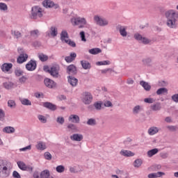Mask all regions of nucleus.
Returning <instances> with one entry per match:
<instances>
[{"label":"nucleus","mask_w":178,"mask_h":178,"mask_svg":"<svg viewBox=\"0 0 178 178\" xmlns=\"http://www.w3.org/2000/svg\"><path fill=\"white\" fill-rule=\"evenodd\" d=\"M76 57H77V54H76L74 53H71V54H70V56L64 57V60H65L66 63H70L74 60V58H76Z\"/></svg>","instance_id":"4be33fe9"},{"label":"nucleus","mask_w":178,"mask_h":178,"mask_svg":"<svg viewBox=\"0 0 178 178\" xmlns=\"http://www.w3.org/2000/svg\"><path fill=\"white\" fill-rule=\"evenodd\" d=\"M17 166L19 167V170H21V171L32 172V167L30 165H25V163H23V161H17Z\"/></svg>","instance_id":"9d476101"},{"label":"nucleus","mask_w":178,"mask_h":178,"mask_svg":"<svg viewBox=\"0 0 178 178\" xmlns=\"http://www.w3.org/2000/svg\"><path fill=\"white\" fill-rule=\"evenodd\" d=\"M13 35H15V38L17 39L21 38V32H19V31H13Z\"/></svg>","instance_id":"680f3d73"},{"label":"nucleus","mask_w":178,"mask_h":178,"mask_svg":"<svg viewBox=\"0 0 178 178\" xmlns=\"http://www.w3.org/2000/svg\"><path fill=\"white\" fill-rule=\"evenodd\" d=\"M149 108L152 109V111H159L161 109V106H160V102H156V104H152L149 106Z\"/></svg>","instance_id":"bb28decb"},{"label":"nucleus","mask_w":178,"mask_h":178,"mask_svg":"<svg viewBox=\"0 0 178 178\" xmlns=\"http://www.w3.org/2000/svg\"><path fill=\"white\" fill-rule=\"evenodd\" d=\"M13 178H21V175H19V172L16 171H13Z\"/></svg>","instance_id":"69168bd1"},{"label":"nucleus","mask_w":178,"mask_h":178,"mask_svg":"<svg viewBox=\"0 0 178 178\" xmlns=\"http://www.w3.org/2000/svg\"><path fill=\"white\" fill-rule=\"evenodd\" d=\"M96 124V122H95V119H89L88 120H86V125H89V126H95Z\"/></svg>","instance_id":"37998d69"},{"label":"nucleus","mask_w":178,"mask_h":178,"mask_svg":"<svg viewBox=\"0 0 178 178\" xmlns=\"http://www.w3.org/2000/svg\"><path fill=\"white\" fill-rule=\"evenodd\" d=\"M66 129H67L68 132L77 133V127L74 126L73 124H68V125L66 126Z\"/></svg>","instance_id":"b1692460"},{"label":"nucleus","mask_w":178,"mask_h":178,"mask_svg":"<svg viewBox=\"0 0 178 178\" xmlns=\"http://www.w3.org/2000/svg\"><path fill=\"white\" fill-rule=\"evenodd\" d=\"M140 86L143 87V89H145V91L151 90V86H149L148 83L145 82V81H140Z\"/></svg>","instance_id":"c85d7f7f"},{"label":"nucleus","mask_w":178,"mask_h":178,"mask_svg":"<svg viewBox=\"0 0 178 178\" xmlns=\"http://www.w3.org/2000/svg\"><path fill=\"white\" fill-rule=\"evenodd\" d=\"M12 69V63H3L1 65V72H8Z\"/></svg>","instance_id":"6ab92c4d"},{"label":"nucleus","mask_w":178,"mask_h":178,"mask_svg":"<svg viewBox=\"0 0 178 178\" xmlns=\"http://www.w3.org/2000/svg\"><path fill=\"white\" fill-rule=\"evenodd\" d=\"M156 154H158V149H152L151 150L147 151V157L151 158V156H154Z\"/></svg>","instance_id":"4c0bfd02"},{"label":"nucleus","mask_w":178,"mask_h":178,"mask_svg":"<svg viewBox=\"0 0 178 178\" xmlns=\"http://www.w3.org/2000/svg\"><path fill=\"white\" fill-rule=\"evenodd\" d=\"M160 168H161V166H160L159 164H155L152 165V167H150V169H152V172H156L159 170Z\"/></svg>","instance_id":"de8ad7c7"},{"label":"nucleus","mask_w":178,"mask_h":178,"mask_svg":"<svg viewBox=\"0 0 178 178\" xmlns=\"http://www.w3.org/2000/svg\"><path fill=\"white\" fill-rule=\"evenodd\" d=\"M156 133H158V128L151 127L147 130V134H149V136H154Z\"/></svg>","instance_id":"ea45409f"},{"label":"nucleus","mask_w":178,"mask_h":178,"mask_svg":"<svg viewBox=\"0 0 178 178\" xmlns=\"http://www.w3.org/2000/svg\"><path fill=\"white\" fill-rule=\"evenodd\" d=\"M120 155L124 157H131L134 156V152L129 151V150H120Z\"/></svg>","instance_id":"393cba45"},{"label":"nucleus","mask_w":178,"mask_h":178,"mask_svg":"<svg viewBox=\"0 0 178 178\" xmlns=\"http://www.w3.org/2000/svg\"><path fill=\"white\" fill-rule=\"evenodd\" d=\"M37 119H38L39 122H42V124H45V117L43 115L37 116Z\"/></svg>","instance_id":"bf43d9fd"},{"label":"nucleus","mask_w":178,"mask_h":178,"mask_svg":"<svg viewBox=\"0 0 178 178\" xmlns=\"http://www.w3.org/2000/svg\"><path fill=\"white\" fill-rule=\"evenodd\" d=\"M39 178H54V177L50 176V172H49L48 170H44V171H42V175L39 176Z\"/></svg>","instance_id":"2f4dec72"},{"label":"nucleus","mask_w":178,"mask_h":178,"mask_svg":"<svg viewBox=\"0 0 178 178\" xmlns=\"http://www.w3.org/2000/svg\"><path fill=\"white\" fill-rule=\"evenodd\" d=\"M0 121H5V113L3 112L2 109H0Z\"/></svg>","instance_id":"13d9d810"},{"label":"nucleus","mask_w":178,"mask_h":178,"mask_svg":"<svg viewBox=\"0 0 178 178\" xmlns=\"http://www.w3.org/2000/svg\"><path fill=\"white\" fill-rule=\"evenodd\" d=\"M167 95V88H161L159 90H156V95Z\"/></svg>","instance_id":"7c9ffc66"},{"label":"nucleus","mask_w":178,"mask_h":178,"mask_svg":"<svg viewBox=\"0 0 178 178\" xmlns=\"http://www.w3.org/2000/svg\"><path fill=\"white\" fill-rule=\"evenodd\" d=\"M63 170H65L63 165H57V167L55 168V171H56L57 173H63Z\"/></svg>","instance_id":"09e8293b"},{"label":"nucleus","mask_w":178,"mask_h":178,"mask_svg":"<svg viewBox=\"0 0 178 178\" xmlns=\"http://www.w3.org/2000/svg\"><path fill=\"white\" fill-rule=\"evenodd\" d=\"M44 159H46V161H50L52 159V155L50 154V152H44Z\"/></svg>","instance_id":"a18cd8bd"},{"label":"nucleus","mask_w":178,"mask_h":178,"mask_svg":"<svg viewBox=\"0 0 178 178\" xmlns=\"http://www.w3.org/2000/svg\"><path fill=\"white\" fill-rule=\"evenodd\" d=\"M0 10L8 11V5L5 4V3H0Z\"/></svg>","instance_id":"8fccbe9b"},{"label":"nucleus","mask_w":178,"mask_h":178,"mask_svg":"<svg viewBox=\"0 0 178 178\" xmlns=\"http://www.w3.org/2000/svg\"><path fill=\"white\" fill-rule=\"evenodd\" d=\"M66 79H67L68 84L71 85L72 87L77 86V79L72 76H68Z\"/></svg>","instance_id":"f3484780"},{"label":"nucleus","mask_w":178,"mask_h":178,"mask_svg":"<svg viewBox=\"0 0 178 178\" xmlns=\"http://www.w3.org/2000/svg\"><path fill=\"white\" fill-rule=\"evenodd\" d=\"M133 165L135 168H140V166L143 165V159H136L135 161H134Z\"/></svg>","instance_id":"c756f323"},{"label":"nucleus","mask_w":178,"mask_h":178,"mask_svg":"<svg viewBox=\"0 0 178 178\" xmlns=\"http://www.w3.org/2000/svg\"><path fill=\"white\" fill-rule=\"evenodd\" d=\"M68 38V33L66 31H62V33L60 34V40H62L63 42L66 43L68 46L74 48L76 44H74V42L70 40Z\"/></svg>","instance_id":"39448f33"},{"label":"nucleus","mask_w":178,"mask_h":178,"mask_svg":"<svg viewBox=\"0 0 178 178\" xmlns=\"http://www.w3.org/2000/svg\"><path fill=\"white\" fill-rule=\"evenodd\" d=\"M23 75V71H21V70L17 69L15 70V76H17V77L21 76Z\"/></svg>","instance_id":"6e6d98bb"},{"label":"nucleus","mask_w":178,"mask_h":178,"mask_svg":"<svg viewBox=\"0 0 178 178\" xmlns=\"http://www.w3.org/2000/svg\"><path fill=\"white\" fill-rule=\"evenodd\" d=\"M42 5L44 6V8H53L54 9L59 8L58 4L54 3V2H52V1H50V0H44V1L42 2Z\"/></svg>","instance_id":"1a4fd4ad"},{"label":"nucleus","mask_w":178,"mask_h":178,"mask_svg":"<svg viewBox=\"0 0 178 178\" xmlns=\"http://www.w3.org/2000/svg\"><path fill=\"white\" fill-rule=\"evenodd\" d=\"M48 74H51L53 78L57 79L59 77V65H53L51 69H48Z\"/></svg>","instance_id":"0eeeda50"},{"label":"nucleus","mask_w":178,"mask_h":178,"mask_svg":"<svg viewBox=\"0 0 178 178\" xmlns=\"http://www.w3.org/2000/svg\"><path fill=\"white\" fill-rule=\"evenodd\" d=\"M21 105L24 106H31L32 103L30 102V100H28V99H21Z\"/></svg>","instance_id":"a19ab883"},{"label":"nucleus","mask_w":178,"mask_h":178,"mask_svg":"<svg viewBox=\"0 0 178 178\" xmlns=\"http://www.w3.org/2000/svg\"><path fill=\"white\" fill-rule=\"evenodd\" d=\"M115 31H118V33H120V36H122V38L127 37V26L118 25L115 26Z\"/></svg>","instance_id":"4468645a"},{"label":"nucleus","mask_w":178,"mask_h":178,"mask_svg":"<svg viewBox=\"0 0 178 178\" xmlns=\"http://www.w3.org/2000/svg\"><path fill=\"white\" fill-rule=\"evenodd\" d=\"M80 65H82V69L84 70H90V63L86 60H81Z\"/></svg>","instance_id":"cd10ccee"},{"label":"nucleus","mask_w":178,"mask_h":178,"mask_svg":"<svg viewBox=\"0 0 178 178\" xmlns=\"http://www.w3.org/2000/svg\"><path fill=\"white\" fill-rule=\"evenodd\" d=\"M95 65H97V66L108 65H111V62L108 60H103V61L95 63Z\"/></svg>","instance_id":"79ce46f5"},{"label":"nucleus","mask_w":178,"mask_h":178,"mask_svg":"<svg viewBox=\"0 0 178 178\" xmlns=\"http://www.w3.org/2000/svg\"><path fill=\"white\" fill-rule=\"evenodd\" d=\"M159 87H166L167 81H159Z\"/></svg>","instance_id":"e2e57ef3"},{"label":"nucleus","mask_w":178,"mask_h":178,"mask_svg":"<svg viewBox=\"0 0 178 178\" xmlns=\"http://www.w3.org/2000/svg\"><path fill=\"white\" fill-rule=\"evenodd\" d=\"M48 35H51V37H57V28L54 26H51V31L48 33Z\"/></svg>","instance_id":"72a5a7b5"},{"label":"nucleus","mask_w":178,"mask_h":178,"mask_svg":"<svg viewBox=\"0 0 178 178\" xmlns=\"http://www.w3.org/2000/svg\"><path fill=\"white\" fill-rule=\"evenodd\" d=\"M3 133H6L7 134H14V127H3Z\"/></svg>","instance_id":"c9c22d12"},{"label":"nucleus","mask_w":178,"mask_h":178,"mask_svg":"<svg viewBox=\"0 0 178 178\" xmlns=\"http://www.w3.org/2000/svg\"><path fill=\"white\" fill-rule=\"evenodd\" d=\"M172 102L178 104V94L172 95Z\"/></svg>","instance_id":"4d7b16f0"},{"label":"nucleus","mask_w":178,"mask_h":178,"mask_svg":"<svg viewBox=\"0 0 178 178\" xmlns=\"http://www.w3.org/2000/svg\"><path fill=\"white\" fill-rule=\"evenodd\" d=\"M37 58H39V61L45 62L48 60V56H45L43 54H37Z\"/></svg>","instance_id":"f704fd0d"},{"label":"nucleus","mask_w":178,"mask_h":178,"mask_svg":"<svg viewBox=\"0 0 178 178\" xmlns=\"http://www.w3.org/2000/svg\"><path fill=\"white\" fill-rule=\"evenodd\" d=\"M165 18L168 19L166 25L170 29H176V21L178 20V13L174 10H170L165 12Z\"/></svg>","instance_id":"f257e3e1"},{"label":"nucleus","mask_w":178,"mask_h":178,"mask_svg":"<svg viewBox=\"0 0 178 178\" xmlns=\"http://www.w3.org/2000/svg\"><path fill=\"white\" fill-rule=\"evenodd\" d=\"M10 170H12V164L10 161L0 160V178L10 177Z\"/></svg>","instance_id":"f03ea898"},{"label":"nucleus","mask_w":178,"mask_h":178,"mask_svg":"<svg viewBox=\"0 0 178 178\" xmlns=\"http://www.w3.org/2000/svg\"><path fill=\"white\" fill-rule=\"evenodd\" d=\"M90 106L95 108V111H100L102 110V102L93 103V105H89Z\"/></svg>","instance_id":"473e14b6"},{"label":"nucleus","mask_w":178,"mask_h":178,"mask_svg":"<svg viewBox=\"0 0 178 178\" xmlns=\"http://www.w3.org/2000/svg\"><path fill=\"white\" fill-rule=\"evenodd\" d=\"M56 122H57V124H60V125L63 124V118L57 117Z\"/></svg>","instance_id":"0e129e2a"},{"label":"nucleus","mask_w":178,"mask_h":178,"mask_svg":"<svg viewBox=\"0 0 178 178\" xmlns=\"http://www.w3.org/2000/svg\"><path fill=\"white\" fill-rule=\"evenodd\" d=\"M35 69H37V61L31 60V61H28V63L26 64V70H28V72L34 71Z\"/></svg>","instance_id":"ddd939ff"},{"label":"nucleus","mask_w":178,"mask_h":178,"mask_svg":"<svg viewBox=\"0 0 178 178\" xmlns=\"http://www.w3.org/2000/svg\"><path fill=\"white\" fill-rule=\"evenodd\" d=\"M35 147H36L37 150L39 151L45 150V149L47 148V147L45 146V143L41 141L37 142V145L35 146Z\"/></svg>","instance_id":"a878e982"},{"label":"nucleus","mask_w":178,"mask_h":178,"mask_svg":"<svg viewBox=\"0 0 178 178\" xmlns=\"http://www.w3.org/2000/svg\"><path fill=\"white\" fill-rule=\"evenodd\" d=\"M143 101L146 104H154V99L152 98H145Z\"/></svg>","instance_id":"052dcab7"},{"label":"nucleus","mask_w":178,"mask_h":178,"mask_svg":"<svg viewBox=\"0 0 178 178\" xmlns=\"http://www.w3.org/2000/svg\"><path fill=\"white\" fill-rule=\"evenodd\" d=\"M16 106V104L14 103V100H8V107L10 108H14Z\"/></svg>","instance_id":"3c124183"},{"label":"nucleus","mask_w":178,"mask_h":178,"mask_svg":"<svg viewBox=\"0 0 178 178\" xmlns=\"http://www.w3.org/2000/svg\"><path fill=\"white\" fill-rule=\"evenodd\" d=\"M134 39H135L136 41L140 42V43L145 45L149 44V43L151 42V40H149L147 38L143 37V35H140L139 33L134 34Z\"/></svg>","instance_id":"6e6552de"},{"label":"nucleus","mask_w":178,"mask_h":178,"mask_svg":"<svg viewBox=\"0 0 178 178\" xmlns=\"http://www.w3.org/2000/svg\"><path fill=\"white\" fill-rule=\"evenodd\" d=\"M44 108L51 110V111L57 110V106H54V104H52V103L50 102H44Z\"/></svg>","instance_id":"aec40b11"},{"label":"nucleus","mask_w":178,"mask_h":178,"mask_svg":"<svg viewBox=\"0 0 178 178\" xmlns=\"http://www.w3.org/2000/svg\"><path fill=\"white\" fill-rule=\"evenodd\" d=\"M71 23L73 24V26H77L79 24L86 25V19L82 17L72 18Z\"/></svg>","instance_id":"f8f14e48"},{"label":"nucleus","mask_w":178,"mask_h":178,"mask_svg":"<svg viewBox=\"0 0 178 178\" xmlns=\"http://www.w3.org/2000/svg\"><path fill=\"white\" fill-rule=\"evenodd\" d=\"M26 80H28V78H26L25 76H21V78H19V83H25V81Z\"/></svg>","instance_id":"338daca9"},{"label":"nucleus","mask_w":178,"mask_h":178,"mask_svg":"<svg viewBox=\"0 0 178 178\" xmlns=\"http://www.w3.org/2000/svg\"><path fill=\"white\" fill-rule=\"evenodd\" d=\"M163 175H165V172H159L149 173V175H147V178H159L160 177H163Z\"/></svg>","instance_id":"5701e85b"},{"label":"nucleus","mask_w":178,"mask_h":178,"mask_svg":"<svg viewBox=\"0 0 178 178\" xmlns=\"http://www.w3.org/2000/svg\"><path fill=\"white\" fill-rule=\"evenodd\" d=\"M14 83H12V82H6L3 83V88H6V89L10 90L12 89V87H13Z\"/></svg>","instance_id":"c03bdc74"},{"label":"nucleus","mask_w":178,"mask_h":178,"mask_svg":"<svg viewBox=\"0 0 178 178\" xmlns=\"http://www.w3.org/2000/svg\"><path fill=\"white\" fill-rule=\"evenodd\" d=\"M44 85L46 86V88L51 89L54 88V86H56V83H54V81L51 80L50 79H44Z\"/></svg>","instance_id":"dca6fc26"},{"label":"nucleus","mask_w":178,"mask_h":178,"mask_svg":"<svg viewBox=\"0 0 178 178\" xmlns=\"http://www.w3.org/2000/svg\"><path fill=\"white\" fill-rule=\"evenodd\" d=\"M70 138H71L72 141L80 142L81 140H83V136L79 134H73V135L70 136Z\"/></svg>","instance_id":"a211bd4d"},{"label":"nucleus","mask_w":178,"mask_h":178,"mask_svg":"<svg viewBox=\"0 0 178 178\" xmlns=\"http://www.w3.org/2000/svg\"><path fill=\"white\" fill-rule=\"evenodd\" d=\"M102 105L104 106V107H106V108L113 107V104H111V102H109V101L104 102V103H102Z\"/></svg>","instance_id":"5fc2aeb1"},{"label":"nucleus","mask_w":178,"mask_h":178,"mask_svg":"<svg viewBox=\"0 0 178 178\" xmlns=\"http://www.w3.org/2000/svg\"><path fill=\"white\" fill-rule=\"evenodd\" d=\"M66 74L71 76L77 74V67H74V65L66 66Z\"/></svg>","instance_id":"9b49d317"},{"label":"nucleus","mask_w":178,"mask_h":178,"mask_svg":"<svg viewBox=\"0 0 178 178\" xmlns=\"http://www.w3.org/2000/svg\"><path fill=\"white\" fill-rule=\"evenodd\" d=\"M38 35H39L38 30L31 31V36L35 38H37Z\"/></svg>","instance_id":"864d4df0"},{"label":"nucleus","mask_w":178,"mask_h":178,"mask_svg":"<svg viewBox=\"0 0 178 178\" xmlns=\"http://www.w3.org/2000/svg\"><path fill=\"white\" fill-rule=\"evenodd\" d=\"M99 53H102V50L99 49V48H93L89 49V54H91V55H97Z\"/></svg>","instance_id":"e433bc0d"},{"label":"nucleus","mask_w":178,"mask_h":178,"mask_svg":"<svg viewBox=\"0 0 178 178\" xmlns=\"http://www.w3.org/2000/svg\"><path fill=\"white\" fill-rule=\"evenodd\" d=\"M141 111H143V107H140V106H134V109L131 110V112H133L134 115H138V113H139Z\"/></svg>","instance_id":"58836bf2"},{"label":"nucleus","mask_w":178,"mask_h":178,"mask_svg":"<svg viewBox=\"0 0 178 178\" xmlns=\"http://www.w3.org/2000/svg\"><path fill=\"white\" fill-rule=\"evenodd\" d=\"M93 22H95V25H97V26L105 27L108 26V20L98 15L93 16Z\"/></svg>","instance_id":"20e7f679"},{"label":"nucleus","mask_w":178,"mask_h":178,"mask_svg":"<svg viewBox=\"0 0 178 178\" xmlns=\"http://www.w3.org/2000/svg\"><path fill=\"white\" fill-rule=\"evenodd\" d=\"M25 60H28V54L21 53V54H19V57H17V63L22 64Z\"/></svg>","instance_id":"2eb2a0df"},{"label":"nucleus","mask_w":178,"mask_h":178,"mask_svg":"<svg viewBox=\"0 0 178 178\" xmlns=\"http://www.w3.org/2000/svg\"><path fill=\"white\" fill-rule=\"evenodd\" d=\"M150 64H151V58H143V65L149 66Z\"/></svg>","instance_id":"49530a36"},{"label":"nucleus","mask_w":178,"mask_h":178,"mask_svg":"<svg viewBox=\"0 0 178 178\" xmlns=\"http://www.w3.org/2000/svg\"><path fill=\"white\" fill-rule=\"evenodd\" d=\"M92 102V95L90 92H82V104L90 105Z\"/></svg>","instance_id":"423d86ee"},{"label":"nucleus","mask_w":178,"mask_h":178,"mask_svg":"<svg viewBox=\"0 0 178 178\" xmlns=\"http://www.w3.org/2000/svg\"><path fill=\"white\" fill-rule=\"evenodd\" d=\"M43 10L38 6H33L31 8V19L37 20V19L43 17Z\"/></svg>","instance_id":"7ed1b4c3"},{"label":"nucleus","mask_w":178,"mask_h":178,"mask_svg":"<svg viewBox=\"0 0 178 178\" xmlns=\"http://www.w3.org/2000/svg\"><path fill=\"white\" fill-rule=\"evenodd\" d=\"M68 121L72 123L78 124L79 123V116H77V115H71L68 116Z\"/></svg>","instance_id":"412c9836"},{"label":"nucleus","mask_w":178,"mask_h":178,"mask_svg":"<svg viewBox=\"0 0 178 178\" xmlns=\"http://www.w3.org/2000/svg\"><path fill=\"white\" fill-rule=\"evenodd\" d=\"M80 38L82 39V42H86V38L83 35V31L80 32Z\"/></svg>","instance_id":"774afa93"},{"label":"nucleus","mask_w":178,"mask_h":178,"mask_svg":"<svg viewBox=\"0 0 178 178\" xmlns=\"http://www.w3.org/2000/svg\"><path fill=\"white\" fill-rule=\"evenodd\" d=\"M68 172H71L72 174H77V167H70L68 168Z\"/></svg>","instance_id":"603ef678"}]
</instances>
